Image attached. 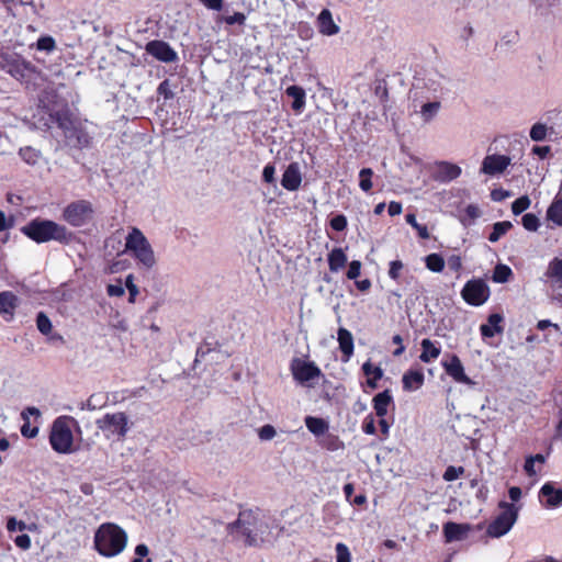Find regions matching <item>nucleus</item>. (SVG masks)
Masks as SVG:
<instances>
[{
  "mask_svg": "<svg viewBox=\"0 0 562 562\" xmlns=\"http://www.w3.org/2000/svg\"><path fill=\"white\" fill-rule=\"evenodd\" d=\"M127 535L115 524L104 522L94 533V548L103 557H115L126 547Z\"/></svg>",
  "mask_w": 562,
  "mask_h": 562,
  "instance_id": "nucleus-1",
  "label": "nucleus"
},
{
  "mask_svg": "<svg viewBox=\"0 0 562 562\" xmlns=\"http://www.w3.org/2000/svg\"><path fill=\"white\" fill-rule=\"evenodd\" d=\"M22 232L38 244L50 240L67 244L72 237V234L64 225L41 218L32 220L22 228Z\"/></svg>",
  "mask_w": 562,
  "mask_h": 562,
  "instance_id": "nucleus-2",
  "label": "nucleus"
},
{
  "mask_svg": "<svg viewBox=\"0 0 562 562\" xmlns=\"http://www.w3.org/2000/svg\"><path fill=\"white\" fill-rule=\"evenodd\" d=\"M125 252L131 254L140 268L150 270L156 266L157 260L154 249L137 227H132L125 237Z\"/></svg>",
  "mask_w": 562,
  "mask_h": 562,
  "instance_id": "nucleus-3",
  "label": "nucleus"
},
{
  "mask_svg": "<svg viewBox=\"0 0 562 562\" xmlns=\"http://www.w3.org/2000/svg\"><path fill=\"white\" fill-rule=\"evenodd\" d=\"M78 426L77 420L68 415L57 417L50 427L49 443L54 451L63 454L72 453L74 447L72 427Z\"/></svg>",
  "mask_w": 562,
  "mask_h": 562,
  "instance_id": "nucleus-4",
  "label": "nucleus"
},
{
  "mask_svg": "<svg viewBox=\"0 0 562 562\" xmlns=\"http://www.w3.org/2000/svg\"><path fill=\"white\" fill-rule=\"evenodd\" d=\"M501 513L494 518V520L487 527V535L493 538H499L506 535L517 520L518 508L513 504L501 502Z\"/></svg>",
  "mask_w": 562,
  "mask_h": 562,
  "instance_id": "nucleus-5",
  "label": "nucleus"
},
{
  "mask_svg": "<svg viewBox=\"0 0 562 562\" xmlns=\"http://www.w3.org/2000/svg\"><path fill=\"white\" fill-rule=\"evenodd\" d=\"M95 424L106 438L117 437L122 439L130 429L128 416L123 412L105 414Z\"/></svg>",
  "mask_w": 562,
  "mask_h": 562,
  "instance_id": "nucleus-6",
  "label": "nucleus"
},
{
  "mask_svg": "<svg viewBox=\"0 0 562 562\" xmlns=\"http://www.w3.org/2000/svg\"><path fill=\"white\" fill-rule=\"evenodd\" d=\"M94 209L87 200H77L69 203L63 211V220L74 227L89 223L93 217Z\"/></svg>",
  "mask_w": 562,
  "mask_h": 562,
  "instance_id": "nucleus-7",
  "label": "nucleus"
},
{
  "mask_svg": "<svg viewBox=\"0 0 562 562\" xmlns=\"http://www.w3.org/2000/svg\"><path fill=\"white\" fill-rule=\"evenodd\" d=\"M294 380L307 386H312L323 373L321 369L312 361H306L300 358H294L290 366Z\"/></svg>",
  "mask_w": 562,
  "mask_h": 562,
  "instance_id": "nucleus-8",
  "label": "nucleus"
},
{
  "mask_svg": "<svg viewBox=\"0 0 562 562\" xmlns=\"http://www.w3.org/2000/svg\"><path fill=\"white\" fill-rule=\"evenodd\" d=\"M462 297L471 305H482L490 295L487 284L481 279L470 280L462 289Z\"/></svg>",
  "mask_w": 562,
  "mask_h": 562,
  "instance_id": "nucleus-9",
  "label": "nucleus"
},
{
  "mask_svg": "<svg viewBox=\"0 0 562 562\" xmlns=\"http://www.w3.org/2000/svg\"><path fill=\"white\" fill-rule=\"evenodd\" d=\"M146 52L162 63H173L178 59L177 52L164 41L148 42Z\"/></svg>",
  "mask_w": 562,
  "mask_h": 562,
  "instance_id": "nucleus-10",
  "label": "nucleus"
},
{
  "mask_svg": "<svg viewBox=\"0 0 562 562\" xmlns=\"http://www.w3.org/2000/svg\"><path fill=\"white\" fill-rule=\"evenodd\" d=\"M512 159L505 155H487L481 166V172L488 176H496L505 171Z\"/></svg>",
  "mask_w": 562,
  "mask_h": 562,
  "instance_id": "nucleus-11",
  "label": "nucleus"
},
{
  "mask_svg": "<svg viewBox=\"0 0 562 562\" xmlns=\"http://www.w3.org/2000/svg\"><path fill=\"white\" fill-rule=\"evenodd\" d=\"M447 374L454 381L468 385H474V382L464 373V368L458 356H451L450 360L442 363Z\"/></svg>",
  "mask_w": 562,
  "mask_h": 562,
  "instance_id": "nucleus-12",
  "label": "nucleus"
},
{
  "mask_svg": "<svg viewBox=\"0 0 562 562\" xmlns=\"http://www.w3.org/2000/svg\"><path fill=\"white\" fill-rule=\"evenodd\" d=\"M461 168L449 161H439L435 165L434 177L440 182H450L461 175Z\"/></svg>",
  "mask_w": 562,
  "mask_h": 562,
  "instance_id": "nucleus-13",
  "label": "nucleus"
},
{
  "mask_svg": "<svg viewBox=\"0 0 562 562\" xmlns=\"http://www.w3.org/2000/svg\"><path fill=\"white\" fill-rule=\"evenodd\" d=\"M302 183V172L299 162H291L284 170L281 184L289 191H295Z\"/></svg>",
  "mask_w": 562,
  "mask_h": 562,
  "instance_id": "nucleus-14",
  "label": "nucleus"
},
{
  "mask_svg": "<svg viewBox=\"0 0 562 562\" xmlns=\"http://www.w3.org/2000/svg\"><path fill=\"white\" fill-rule=\"evenodd\" d=\"M539 498L547 507H559L562 505V488H555L552 483H546L540 488Z\"/></svg>",
  "mask_w": 562,
  "mask_h": 562,
  "instance_id": "nucleus-15",
  "label": "nucleus"
},
{
  "mask_svg": "<svg viewBox=\"0 0 562 562\" xmlns=\"http://www.w3.org/2000/svg\"><path fill=\"white\" fill-rule=\"evenodd\" d=\"M317 27L321 34L333 36L339 33V26L334 22L331 12L328 9L322 10L317 18Z\"/></svg>",
  "mask_w": 562,
  "mask_h": 562,
  "instance_id": "nucleus-16",
  "label": "nucleus"
},
{
  "mask_svg": "<svg viewBox=\"0 0 562 562\" xmlns=\"http://www.w3.org/2000/svg\"><path fill=\"white\" fill-rule=\"evenodd\" d=\"M470 531V526L467 524H456L452 521L443 526V533L447 542L463 540Z\"/></svg>",
  "mask_w": 562,
  "mask_h": 562,
  "instance_id": "nucleus-17",
  "label": "nucleus"
},
{
  "mask_svg": "<svg viewBox=\"0 0 562 562\" xmlns=\"http://www.w3.org/2000/svg\"><path fill=\"white\" fill-rule=\"evenodd\" d=\"M424 381V372L420 369L408 370L404 373L402 379L403 389L407 392L416 391L423 386Z\"/></svg>",
  "mask_w": 562,
  "mask_h": 562,
  "instance_id": "nucleus-18",
  "label": "nucleus"
},
{
  "mask_svg": "<svg viewBox=\"0 0 562 562\" xmlns=\"http://www.w3.org/2000/svg\"><path fill=\"white\" fill-rule=\"evenodd\" d=\"M7 67V72L18 80L24 79L33 70L32 65L24 60H12Z\"/></svg>",
  "mask_w": 562,
  "mask_h": 562,
  "instance_id": "nucleus-19",
  "label": "nucleus"
},
{
  "mask_svg": "<svg viewBox=\"0 0 562 562\" xmlns=\"http://www.w3.org/2000/svg\"><path fill=\"white\" fill-rule=\"evenodd\" d=\"M503 317L499 314H492L488 316L487 324H483L480 327L483 337H494L496 334L503 331L501 323Z\"/></svg>",
  "mask_w": 562,
  "mask_h": 562,
  "instance_id": "nucleus-20",
  "label": "nucleus"
},
{
  "mask_svg": "<svg viewBox=\"0 0 562 562\" xmlns=\"http://www.w3.org/2000/svg\"><path fill=\"white\" fill-rule=\"evenodd\" d=\"M285 93L293 99L292 109L295 113H301L305 106L306 93L303 88L299 86H291L286 88Z\"/></svg>",
  "mask_w": 562,
  "mask_h": 562,
  "instance_id": "nucleus-21",
  "label": "nucleus"
},
{
  "mask_svg": "<svg viewBox=\"0 0 562 562\" xmlns=\"http://www.w3.org/2000/svg\"><path fill=\"white\" fill-rule=\"evenodd\" d=\"M327 261L329 270L338 272L347 265L348 258L342 248H334L328 254Z\"/></svg>",
  "mask_w": 562,
  "mask_h": 562,
  "instance_id": "nucleus-22",
  "label": "nucleus"
},
{
  "mask_svg": "<svg viewBox=\"0 0 562 562\" xmlns=\"http://www.w3.org/2000/svg\"><path fill=\"white\" fill-rule=\"evenodd\" d=\"M422 346V353L419 356V359L425 362L429 363L434 360H436L440 356V347H438L435 342H432L430 339H423L420 342Z\"/></svg>",
  "mask_w": 562,
  "mask_h": 562,
  "instance_id": "nucleus-23",
  "label": "nucleus"
},
{
  "mask_svg": "<svg viewBox=\"0 0 562 562\" xmlns=\"http://www.w3.org/2000/svg\"><path fill=\"white\" fill-rule=\"evenodd\" d=\"M337 339L339 342V348L344 356L346 357L347 361L353 353V337L348 329L341 327L338 329Z\"/></svg>",
  "mask_w": 562,
  "mask_h": 562,
  "instance_id": "nucleus-24",
  "label": "nucleus"
},
{
  "mask_svg": "<svg viewBox=\"0 0 562 562\" xmlns=\"http://www.w3.org/2000/svg\"><path fill=\"white\" fill-rule=\"evenodd\" d=\"M18 297L12 292L4 291L0 293V314L13 316L14 310L18 306Z\"/></svg>",
  "mask_w": 562,
  "mask_h": 562,
  "instance_id": "nucleus-25",
  "label": "nucleus"
},
{
  "mask_svg": "<svg viewBox=\"0 0 562 562\" xmlns=\"http://www.w3.org/2000/svg\"><path fill=\"white\" fill-rule=\"evenodd\" d=\"M547 220L562 226V195L558 194L547 211Z\"/></svg>",
  "mask_w": 562,
  "mask_h": 562,
  "instance_id": "nucleus-26",
  "label": "nucleus"
},
{
  "mask_svg": "<svg viewBox=\"0 0 562 562\" xmlns=\"http://www.w3.org/2000/svg\"><path fill=\"white\" fill-rule=\"evenodd\" d=\"M392 402L390 392L383 391L373 397V407L379 417H383L387 413V407Z\"/></svg>",
  "mask_w": 562,
  "mask_h": 562,
  "instance_id": "nucleus-27",
  "label": "nucleus"
},
{
  "mask_svg": "<svg viewBox=\"0 0 562 562\" xmlns=\"http://www.w3.org/2000/svg\"><path fill=\"white\" fill-rule=\"evenodd\" d=\"M363 373L368 376V385L371 389L376 387V382L382 378L383 371L380 367L373 366L370 361H367L362 366Z\"/></svg>",
  "mask_w": 562,
  "mask_h": 562,
  "instance_id": "nucleus-28",
  "label": "nucleus"
},
{
  "mask_svg": "<svg viewBox=\"0 0 562 562\" xmlns=\"http://www.w3.org/2000/svg\"><path fill=\"white\" fill-rule=\"evenodd\" d=\"M305 425L315 436H322L328 430V423L318 417L307 416L305 418Z\"/></svg>",
  "mask_w": 562,
  "mask_h": 562,
  "instance_id": "nucleus-29",
  "label": "nucleus"
},
{
  "mask_svg": "<svg viewBox=\"0 0 562 562\" xmlns=\"http://www.w3.org/2000/svg\"><path fill=\"white\" fill-rule=\"evenodd\" d=\"M481 214L482 212L477 205L469 204L463 210V213L459 215V220L464 226H470L481 216Z\"/></svg>",
  "mask_w": 562,
  "mask_h": 562,
  "instance_id": "nucleus-30",
  "label": "nucleus"
},
{
  "mask_svg": "<svg viewBox=\"0 0 562 562\" xmlns=\"http://www.w3.org/2000/svg\"><path fill=\"white\" fill-rule=\"evenodd\" d=\"M544 276L547 281H562V259H552L548 265Z\"/></svg>",
  "mask_w": 562,
  "mask_h": 562,
  "instance_id": "nucleus-31",
  "label": "nucleus"
},
{
  "mask_svg": "<svg viewBox=\"0 0 562 562\" xmlns=\"http://www.w3.org/2000/svg\"><path fill=\"white\" fill-rule=\"evenodd\" d=\"M441 104L439 101L427 102L420 109V116L425 123H429L439 112Z\"/></svg>",
  "mask_w": 562,
  "mask_h": 562,
  "instance_id": "nucleus-32",
  "label": "nucleus"
},
{
  "mask_svg": "<svg viewBox=\"0 0 562 562\" xmlns=\"http://www.w3.org/2000/svg\"><path fill=\"white\" fill-rule=\"evenodd\" d=\"M512 223L508 221L497 222L493 225V232L488 236L491 243H496L502 236H504L510 228Z\"/></svg>",
  "mask_w": 562,
  "mask_h": 562,
  "instance_id": "nucleus-33",
  "label": "nucleus"
},
{
  "mask_svg": "<svg viewBox=\"0 0 562 562\" xmlns=\"http://www.w3.org/2000/svg\"><path fill=\"white\" fill-rule=\"evenodd\" d=\"M19 155L23 161L31 166L36 165L41 158V151L30 146L21 148Z\"/></svg>",
  "mask_w": 562,
  "mask_h": 562,
  "instance_id": "nucleus-34",
  "label": "nucleus"
},
{
  "mask_svg": "<svg viewBox=\"0 0 562 562\" xmlns=\"http://www.w3.org/2000/svg\"><path fill=\"white\" fill-rule=\"evenodd\" d=\"M426 267L434 272H441L445 268V260L438 254H430L425 258Z\"/></svg>",
  "mask_w": 562,
  "mask_h": 562,
  "instance_id": "nucleus-35",
  "label": "nucleus"
},
{
  "mask_svg": "<svg viewBox=\"0 0 562 562\" xmlns=\"http://www.w3.org/2000/svg\"><path fill=\"white\" fill-rule=\"evenodd\" d=\"M372 176H373V170L371 168H363L359 172V178H360L359 187L364 192L370 191L373 187V183L371 180Z\"/></svg>",
  "mask_w": 562,
  "mask_h": 562,
  "instance_id": "nucleus-36",
  "label": "nucleus"
},
{
  "mask_svg": "<svg viewBox=\"0 0 562 562\" xmlns=\"http://www.w3.org/2000/svg\"><path fill=\"white\" fill-rule=\"evenodd\" d=\"M551 299L562 305V281H547Z\"/></svg>",
  "mask_w": 562,
  "mask_h": 562,
  "instance_id": "nucleus-37",
  "label": "nucleus"
},
{
  "mask_svg": "<svg viewBox=\"0 0 562 562\" xmlns=\"http://www.w3.org/2000/svg\"><path fill=\"white\" fill-rule=\"evenodd\" d=\"M36 326L43 335H48L53 329L52 322L43 312L37 314Z\"/></svg>",
  "mask_w": 562,
  "mask_h": 562,
  "instance_id": "nucleus-38",
  "label": "nucleus"
},
{
  "mask_svg": "<svg viewBox=\"0 0 562 562\" xmlns=\"http://www.w3.org/2000/svg\"><path fill=\"white\" fill-rule=\"evenodd\" d=\"M547 125L542 123H536L530 130V138L535 142H541L547 137Z\"/></svg>",
  "mask_w": 562,
  "mask_h": 562,
  "instance_id": "nucleus-39",
  "label": "nucleus"
},
{
  "mask_svg": "<svg viewBox=\"0 0 562 562\" xmlns=\"http://www.w3.org/2000/svg\"><path fill=\"white\" fill-rule=\"evenodd\" d=\"M406 222L417 231L418 236L420 238H423V239L429 238L428 228L425 225L418 224L414 214H407Z\"/></svg>",
  "mask_w": 562,
  "mask_h": 562,
  "instance_id": "nucleus-40",
  "label": "nucleus"
},
{
  "mask_svg": "<svg viewBox=\"0 0 562 562\" xmlns=\"http://www.w3.org/2000/svg\"><path fill=\"white\" fill-rule=\"evenodd\" d=\"M35 528V525L27 526L22 520H16L14 517H10L7 521V529L10 532H14L16 530L23 531V530H33Z\"/></svg>",
  "mask_w": 562,
  "mask_h": 562,
  "instance_id": "nucleus-41",
  "label": "nucleus"
},
{
  "mask_svg": "<svg viewBox=\"0 0 562 562\" xmlns=\"http://www.w3.org/2000/svg\"><path fill=\"white\" fill-rule=\"evenodd\" d=\"M257 435L261 441H269L276 437L277 430L272 425L267 424L257 430Z\"/></svg>",
  "mask_w": 562,
  "mask_h": 562,
  "instance_id": "nucleus-42",
  "label": "nucleus"
},
{
  "mask_svg": "<svg viewBox=\"0 0 562 562\" xmlns=\"http://www.w3.org/2000/svg\"><path fill=\"white\" fill-rule=\"evenodd\" d=\"M512 276V270L505 265H498L494 271V281L503 283Z\"/></svg>",
  "mask_w": 562,
  "mask_h": 562,
  "instance_id": "nucleus-43",
  "label": "nucleus"
},
{
  "mask_svg": "<svg viewBox=\"0 0 562 562\" xmlns=\"http://www.w3.org/2000/svg\"><path fill=\"white\" fill-rule=\"evenodd\" d=\"M530 205V199L527 195L520 196L515 200L512 204V211L515 215H518L526 211Z\"/></svg>",
  "mask_w": 562,
  "mask_h": 562,
  "instance_id": "nucleus-44",
  "label": "nucleus"
},
{
  "mask_svg": "<svg viewBox=\"0 0 562 562\" xmlns=\"http://www.w3.org/2000/svg\"><path fill=\"white\" fill-rule=\"evenodd\" d=\"M36 47L40 50H45L49 53L56 48V43L52 36H42L37 40Z\"/></svg>",
  "mask_w": 562,
  "mask_h": 562,
  "instance_id": "nucleus-45",
  "label": "nucleus"
},
{
  "mask_svg": "<svg viewBox=\"0 0 562 562\" xmlns=\"http://www.w3.org/2000/svg\"><path fill=\"white\" fill-rule=\"evenodd\" d=\"M463 473H464L463 467L450 465L446 469V471L443 473V480L447 482H451V481L459 479L461 475H463Z\"/></svg>",
  "mask_w": 562,
  "mask_h": 562,
  "instance_id": "nucleus-46",
  "label": "nucleus"
},
{
  "mask_svg": "<svg viewBox=\"0 0 562 562\" xmlns=\"http://www.w3.org/2000/svg\"><path fill=\"white\" fill-rule=\"evenodd\" d=\"M522 225L526 229L535 232L539 227V218L531 213H527L521 218Z\"/></svg>",
  "mask_w": 562,
  "mask_h": 562,
  "instance_id": "nucleus-47",
  "label": "nucleus"
},
{
  "mask_svg": "<svg viewBox=\"0 0 562 562\" xmlns=\"http://www.w3.org/2000/svg\"><path fill=\"white\" fill-rule=\"evenodd\" d=\"M337 562H351V555L345 543L336 544Z\"/></svg>",
  "mask_w": 562,
  "mask_h": 562,
  "instance_id": "nucleus-48",
  "label": "nucleus"
},
{
  "mask_svg": "<svg viewBox=\"0 0 562 562\" xmlns=\"http://www.w3.org/2000/svg\"><path fill=\"white\" fill-rule=\"evenodd\" d=\"M125 286H126V289H127V290H128V292H130V299H128V301H130L131 303H134V302H135V299H136V296H137V294H138V292H139V291H138L137 285L134 283V276H133V274H128V276L126 277V280H125Z\"/></svg>",
  "mask_w": 562,
  "mask_h": 562,
  "instance_id": "nucleus-49",
  "label": "nucleus"
},
{
  "mask_svg": "<svg viewBox=\"0 0 562 562\" xmlns=\"http://www.w3.org/2000/svg\"><path fill=\"white\" fill-rule=\"evenodd\" d=\"M330 227L337 232H341L347 227V218L342 214H338L330 220Z\"/></svg>",
  "mask_w": 562,
  "mask_h": 562,
  "instance_id": "nucleus-50",
  "label": "nucleus"
},
{
  "mask_svg": "<svg viewBox=\"0 0 562 562\" xmlns=\"http://www.w3.org/2000/svg\"><path fill=\"white\" fill-rule=\"evenodd\" d=\"M222 19L228 25H234V24L243 25L246 21V15L241 12H236L233 15L223 16Z\"/></svg>",
  "mask_w": 562,
  "mask_h": 562,
  "instance_id": "nucleus-51",
  "label": "nucleus"
},
{
  "mask_svg": "<svg viewBox=\"0 0 562 562\" xmlns=\"http://www.w3.org/2000/svg\"><path fill=\"white\" fill-rule=\"evenodd\" d=\"M404 265L401 260H394L390 262L389 276L393 280H397L400 278L401 271Z\"/></svg>",
  "mask_w": 562,
  "mask_h": 562,
  "instance_id": "nucleus-52",
  "label": "nucleus"
},
{
  "mask_svg": "<svg viewBox=\"0 0 562 562\" xmlns=\"http://www.w3.org/2000/svg\"><path fill=\"white\" fill-rule=\"evenodd\" d=\"M361 262L358 260H353L349 263V269L347 271V278L350 280H356L360 276Z\"/></svg>",
  "mask_w": 562,
  "mask_h": 562,
  "instance_id": "nucleus-53",
  "label": "nucleus"
},
{
  "mask_svg": "<svg viewBox=\"0 0 562 562\" xmlns=\"http://www.w3.org/2000/svg\"><path fill=\"white\" fill-rule=\"evenodd\" d=\"M106 292L110 296H123L125 293L124 286L122 282L119 280L114 284H109L106 288Z\"/></svg>",
  "mask_w": 562,
  "mask_h": 562,
  "instance_id": "nucleus-54",
  "label": "nucleus"
},
{
  "mask_svg": "<svg viewBox=\"0 0 562 562\" xmlns=\"http://www.w3.org/2000/svg\"><path fill=\"white\" fill-rule=\"evenodd\" d=\"M14 543L22 550H29L31 548V538L27 535H20L14 539Z\"/></svg>",
  "mask_w": 562,
  "mask_h": 562,
  "instance_id": "nucleus-55",
  "label": "nucleus"
},
{
  "mask_svg": "<svg viewBox=\"0 0 562 562\" xmlns=\"http://www.w3.org/2000/svg\"><path fill=\"white\" fill-rule=\"evenodd\" d=\"M274 175H276L274 166L273 165H267L263 168V171H262V179L267 183H273L274 182Z\"/></svg>",
  "mask_w": 562,
  "mask_h": 562,
  "instance_id": "nucleus-56",
  "label": "nucleus"
},
{
  "mask_svg": "<svg viewBox=\"0 0 562 562\" xmlns=\"http://www.w3.org/2000/svg\"><path fill=\"white\" fill-rule=\"evenodd\" d=\"M362 430L368 435L375 434V424L372 416H368L364 418L362 424Z\"/></svg>",
  "mask_w": 562,
  "mask_h": 562,
  "instance_id": "nucleus-57",
  "label": "nucleus"
},
{
  "mask_svg": "<svg viewBox=\"0 0 562 562\" xmlns=\"http://www.w3.org/2000/svg\"><path fill=\"white\" fill-rule=\"evenodd\" d=\"M200 2L210 10L220 11L223 8L224 0H200Z\"/></svg>",
  "mask_w": 562,
  "mask_h": 562,
  "instance_id": "nucleus-58",
  "label": "nucleus"
},
{
  "mask_svg": "<svg viewBox=\"0 0 562 562\" xmlns=\"http://www.w3.org/2000/svg\"><path fill=\"white\" fill-rule=\"evenodd\" d=\"M149 549L146 544L140 543L135 548V554L138 557L133 562H144L140 558L148 555Z\"/></svg>",
  "mask_w": 562,
  "mask_h": 562,
  "instance_id": "nucleus-59",
  "label": "nucleus"
},
{
  "mask_svg": "<svg viewBox=\"0 0 562 562\" xmlns=\"http://www.w3.org/2000/svg\"><path fill=\"white\" fill-rule=\"evenodd\" d=\"M21 432H22V435H23L24 437H26V438H34V437H36V436H37V434H38V428H37V427H33V428H31V427H30L29 422H26V423L22 426V428H21Z\"/></svg>",
  "mask_w": 562,
  "mask_h": 562,
  "instance_id": "nucleus-60",
  "label": "nucleus"
},
{
  "mask_svg": "<svg viewBox=\"0 0 562 562\" xmlns=\"http://www.w3.org/2000/svg\"><path fill=\"white\" fill-rule=\"evenodd\" d=\"M537 328L539 330H546L547 328H552L557 333L560 331L559 325L558 324H553V323H551L548 319L539 321L538 324H537Z\"/></svg>",
  "mask_w": 562,
  "mask_h": 562,
  "instance_id": "nucleus-61",
  "label": "nucleus"
},
{
  "mask_svg": "<svg viewBox=\"0 0 562 562\" xmlns=\"http://www.w3.org/2000/svg\"><path fill=\"white\" fill-rule=\"evenodd\" d=\"M325 446L329 450H337V449L342 448V442L339 441L337 437L330 435V436H328L327 442Z\"/></svg>",
  "mask_w": 562,
  "mask_h": 562,
  "instance_id": "nucleus-62",
  "label": "nucleus"
},
{
  "mask_svg": "<svg viewBox=\"0 0 562 562\" xmlns=\"http://www.w3.org/2000/svg\"><path fill=\"white\" fill-rule=\"evenodd\" d=\"M535 461L528 457L526 459V462H525V465H524V470L526 471V473L529 475V476H533L537 474V470L535 468Z\"/></svg>",
  "mask_w": 562,
  "mask_h": 562,
  "instance_id": "nucleus-63",
  "label": "nucleus"
},
{
  "mask_svg": "<svg viewBox=\"0 0 562 562\" xmlns=\"http://www.w3.org/2000/svg\"><path fill=\"white\" fill-rule=\"evenodd\" d=\"M389 214L391 216H395V215H398L402 213V204L398 203V202H395V201H392L390 204H389Z\"/></svg>",
  "mask_w": 562,
  "mask_h": 562,
  "instance_id": "nucleus-64",
  "label": "nucleus"
}]
</instances>
